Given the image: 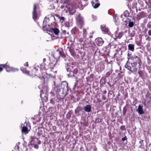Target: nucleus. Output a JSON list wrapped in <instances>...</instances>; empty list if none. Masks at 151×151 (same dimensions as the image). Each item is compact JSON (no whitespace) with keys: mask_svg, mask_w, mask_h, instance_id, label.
Wrapping results in <instances>:
<instances>
[{"mask_svg":"<svg viewBox=\"0 0 151 151\" xmlns=\"http://www.w3.org/2000/svg\"><path fill=\"white\" fill-rule=\"evenodd\" d=\"M68 48L69 49V50L70 52L71 55L73 57H74L75 55V52L74 51V50L71 47H68Z\"/></svg>","mask_w":151,"mask_h":151,"instance_id":"obj_18","label":"nucleus"},{"mask_svg":"<svg viewBox=\"0 0 151 151\" xmlns=\"http://www.w3.org/2000/svg\"><path fill=\"white\" fill-rule=\"evenodd\" d=\"M48 31L51 32H53L55 35H58L59 32V29L56 28H50L49 29L46 31Z\"/></svg>","mask_w":151,"mask_h":151,"instance_id":"obj_9","label":"nucleus"},{"mask_svg":"<svg viewBox=\"0 0 151 151\" xmlns=\"http://www.w3.org/2000/svg\"><path fill=\"white\" fill-rule=\"evenodd\" d=\"M40 12L38 6L36 4H34L33 7V10L32 12V18L33 19L35 20L37 19L40 16Z\"/></svg>","mask_w":151,"mask_h":151,"instance_id":"obj_3","label":"nucleus"},{"mask_svg":"<svg viewBox=\"0 0 151 151\" xmlns=\"http://www.w3.org/2000/svg\"><path fill=\"white\" fill-rule=\"evenodd\" d=\"M127 140V137L126 136H125L122 139V140L123 141H124L125 140Z\"/></svg>","mask_w":151,"mask_h":151,"instance_id":"obj_38","label":"nucleus"},{"mask_svg":"<svg viewBox=\"0 0 151 151\" xmlns=\"http://www.w3.org/2000/svg\"><path fill=\"white\" fill-rule=\"evenodd\" d=\"M63 7H64V6H61V8H63Z\"/></svg>","mask_w":151,"mask_h":151,"instance_id":"obj_51","label":"nucleus"},{"mask_svg":"<svg viewBox=\"0 0 151 151\" xmlns=\"http://www.w3.org/2000/svg\"><path fill=\"white\" fill-rule=\"evenodd\" d=\"M112 71L111 70H110L109 71L107 72L105 74V77H109Z\"/></svg>","mask_w":151,"mask_h":151,"instance_id":"obj_26","label":"nucleus"},{"mask_svg":"<svg viewBox=\"0 0 151 151\" xmlns=\"http://www.w3.org/2000/svg\"><path fill=\"white\" fill-rule=\"evenodd\" d=\"M38 144H40V141H39L38 143Z\"/></svg>","mask_w":151,"mask_h":151,"instance_id":"obj_53","label":"nucleus"},{"mask_svg":"<svg viewBox=\"0 0 151 151\" xmlns=\"http://www.w3.org/2000/svg\"><path fill=\"white\" fill-rule=\"evenodd\" d=\"M42 85H40L39 86V88L40 89H41V88L42 87Z\"/></svg>","mask_w":151,"mask_h":151,"instance_id":"obj_47","label":"nucleus"},{"mask_svg":"<svg viewBox=\"0 0 151 151\" xmlns=\"http://www.w3.org/2000/svg\"><path fill=\"white\" fill-rule=\"evenodd\" d=\"M101 29L105 33H109V29L106 27L105 25H102L101 26Z\"/></svg>","mask_w":151,"mask_h":151,"instance_id":"obj_14","label":"nucleus"},{"mask_svg":"<svg viewBox=\"0 0 151 151\" xmlns=\"http://www.w3.org/2000/svg\"><path fill=\"white\" fill-rule=\"evenodd\" d=\"M49 65V66H51L52 65V63H50Z\"/></svg>","mask_w":151,"mask_h":151,"instance_id":"obj_50","label":"nucleus"},{"mask_svg":"<svg viewBox=\"0 0 151 151\" xmlns=\"http://www.w3.org/2000/svg\"><path fill=\"white\" fill-rule=\"evenodd\" d=\"M3 68V66L2 65V64L0 65V72H1Z\"/></svg>","mask_w":151,"mask_h":151,"instance_id":"obj_36","label":"nucleus"},{"mask_svg":"<svg viewBox=\"0 0 151 151\" xmlns=\"http://www.w3.org/2000/svg\"><path fill=\"white\" fill-rule=\"evenodd\" d=\"M24 66H28V64L27 62H26L24 64Z\"/></svg>","mask_w":151,"mask_h":151,"instance_id":"obj_41","label":"nucleus"},{"mask_svg":"<svg viewBox=\"0 0 151 151\" xmlns=\"http://www.w3.org/2000/svg\"><path fill=\"white\" fill-rule=\"evenodd\" d=\"M77 24L81 27L83 26L84 24L83 18L82 16L80 14H78L76 18Z\"/></svg>","mask_w":151,"mask_h":151,"instance_id":"obj_5","label":"nucleus"},{"mask_svg":"<svg viewBox=\"0 0 151 151\" xmlns=\"http://www.w3.org/2000/svg\"><path fill=\"white\" fill-rule=\"evenodd\" d=\"M134 23V22L133 21H131V20H129L128 21V26L129 27H132L133 26Z\"/></svg>","mask_w":151,"mask_h":151,"instance_id":"obj_20","label":"nucleus"},{"mask_svg":"<svg viewBox=\"0 0 151 151\" xmlns=\"http://www.w3.org/2000/svg\"><path fill=\"white\" fill-rule=\"evenodd\" d=\"M46 61V59L45 58H44L43 59V61L45 62Z\"/></svg>","mask_w":151,"mask_h":151,"instance_id":"obj_49","label":"nucleus"},{"mask_svg":"<svg viewBox=\"0 0 151 151\" xmlns=\"http://www.w3.org/2000/svg\"><path fill=\"white\" fill-rule=\"evenodd\" d=\"M123 128H124V127H123V126H121V127H120V129H121L123 130Z\"/></svg>","mask_w":151,"mask_h":151,"instance_id":"obj_46","label":"nucleus"},{"mask_svg":"<svg viewBox=\"0 0 151 151\" xmlns=\"http://www.w3.org/2000/svg\"><path fill=\"white\" fill-rule=\"evenodd\" d=\"M15 150L16 149V151L17 150H19V146L18 145H16L15 146Z\"/></svg>","mask_w":151,"mask_h":151,"instance_id":"obj_37","label":"nucleus"},{"mask_svg":"<svg viewBox=\"0 0 151 151\" xmlns=\"http://www.w3.org/2000/svg\"><path fill=\"white\" fill-rule=\"evenodd\" d=\"M83 32L84 37H86V35L87 34V32L86 30V29H84L83 30Z\"/></svg>","mask_w":151,"mask_h":151,"instance_id":"obj_30","label":"nucleus"},{"mask_svg":"<svg viewBox=\"0 0 151 151\" xmlns=\"http://www.w3.org/2000/svg\"><path fill=\"white\" fill-rule=\"evenodd\" d=\"M40 121V119H39L38 121Z\"/></svg>","mask_w":151,"mask_h":151,"instance_id":"obj_56","label":"nucleus"},{"mask_svg":"<svg viewBox=\"0 0 151 151\" xmlns=\"http://www.w3.org/2000/svg\"><path fill=\"white\" fill-rule=\"evenodd\" d=\"M42 133V131L40 129H38V131L37 132V134L38 136H40Z\"/></svg>","mask_w":151,"mask_h":151,"instance_id":"obj_27","label":"nucleus"},{"mask_svg":"<svg viewBox=\"0 0 151 151\" xmlns=\"http://www.w3.org/2000/svg\"><path fill=\"white\" fill-rule=\"evenodd\" d=\"M116 35V37L118 39H120L122 36L123 34L122 32H119L118 35Z\"/></svg>","mask_w":151,"mask_h":151,"instance_id":"obj_22","label":"nucleus"},{"mask_svg":"<svg viewBox=\"0 0 151 151\" xmlns=\"http://www.w3.org/2000/svg\"><path fill=\"white\" fill-rule=\"evenodd\" d=\"M54 99H52L50 100V102L51 103L53 104H54Z\"/></svg>","mask_w":151,"mask_h":151,"instance_id":"obj_33","label":"nucleus"},{"mask_svg":"<svg viewBox=\"0 0 151 151\" xmlns=\"http://www.w3.org/2000/svg\"><path fill=\"white\" fill-rule=\"evenodd\" d=\"M143 140H141L139 142V144H140V145L141 146H142L143 145Z\"/></svg>","mask_w":151,"mask_h":151,"instance_id":"obj_35","label":"nucleus"},{"mask_svg":"<svg viewBox=\"0 0 151 151\" xmlns=\"http://www.w3.org/2000/svg\"><path fill=\"white\" fill-rule=\"evenodd\" d=\"M42 89L41 90V94L40 96L42 100L45 102H47L48 100V97L47 93L48 90V87L47 84L44 83L43 85Z\"/></svg>","mask_w":151,"mask_h":151,"instance_id":"obj_2","label":"nucleus"},{"mask_svg":"<svg viewBox=\"0 0 151 151\" xmlns=\"http://www.w3.org/2000/svg\"><path fill=\"white\" fill-rule=\"evenodd\" d=\"M139 3L142 7H145V3L142 1L141 0H139Z\"/></svg>","mask_w":151,"mask_h":151,"instance_id":"obj_23","label":"nucleus"},{"mask_svg":"<svg viewBox=\"0 0 151 151\" xmlns=\"http://www.w3.org/2000/svg\"><path fill=\"white\" fill-rule=\"evenodd\" d=\"M89 47L91 46L92 47V49L93 50H94V47L95 46V45L94 44H92L91 43H90L89 44Z\"/></svg>","mask_w":151,"mask_h":151,"instance_id":"obj_29","label":"nucleus"},{"mask_svg":"<svg viewBox=\"0 0 151 151\" xmlns=\"http://www.w3.org/2000/svg\"><path fill=\"white\" fill-rule=\"evenodd\" d=\"M134 45L132 44H129L128 45V49L130 50L133 52L134 50Z\"/></svg>","mask_w":151,"mask_h":151,"instance_id":"obj_19","label":"nucleus"},{"mask_svg":"<svg viewBox=\"0 0 151 151\" xmlns=\"http://www.w3.org/2000/svg\"><path fill=\"white\" fill-rule=\"evenodd\" d=\"M57 65V64H54L53 65V67H50V69L51 70V69H52L54 67H55L56 65Z\"/></svg>","mask_w":151,"mask_h":151,"instance_id":"obj_40","label":"nucleus"},{"mask_svg":"<svg viewBox=\"0 0 151 151\" xmlns=\"http://www.w3.org/2000/svg\"><path fill=\"white\" fill-rule=\"evenodd\" d=\"M77 111V109H76V110H75V112L76 113Z\"/></svg>","mask_w":151,"mask_h":151,"instance_id":"obj_52","label":"nucleus"},{"mask_svg":"<svg viewBox=\"0 0 151 151\" xmlns=\"http://www.w3.org/2000/svg\"><path fill=\"white\" fill-rule=\"evenodd\" d=\"M21 127L22 128V132L27 133L29 128L30 129V127L29 124L25 122L24 124H21Z\"/></svg>","mask_w":151,"mask_h":151,"instance_id":"obj_7","label":"nucleus"},{"mask_svg":"<svg viewBox=\"0 0 151 151\" xmlns=\"http://www.w3.org/2000/svg\"><path fill=\"white\" fill-rule=\"evenodd\" d=\"M93 75L92 74L88 78L89 79H93Z\"/></svg>","mask_w":151,"mask_h":151,"instance_id":"obj_32","label":"nucleus"},{"mask_svg":"<svg viewBox=\"0 0 151 151\" xmlns=\"http://www.w3.org/2000/svg\"><path fill=\"white\" fill-rule=\"evenodd\" d=\"M127 55H128V59L129 60V59H131V58H129V57H130V55H131L129 53H128V54H127Z\"/></svg>","mask_w":151,"mask_h":151,"instance_id":"obj_42","label":"nucleus"},{"mask_svg":"<svg viewBox=\"0 0 151 151\" xmlns=\"http://www.w3.org/2000/svg\"><path fill=\"white\" fill-rule=\"evenodd\" d=\"M57 51L59 53L60 55H62L63 52V50L62 49L60 48L58 49L57 50Z\"/></svg>","mask_w":151,"mask_h":151,"instance_id":"obj_25","label":"nucleus"},{"mask_svg":"<svg viewBox=\"0 0 151 151\" xmlns=\"http://www.w3.org/2000/svg\"><path fill=\"white\" fill-rule=\"evenodd\" d=\"M91 106L90 105H87L84 107V110L86 112H89L91 111Z\"/></svg>","mask_w":151,"mask_h":151,"instance_id":"obj_15","label":"nucleus"},{"mask_svg":"<svg viewBox=\"0 0 151 151\" xmlns=\"http://www.w3.org/2000/svg\"><path fill=\"white\" fill-rule=\"evenodd\" d=\"M34 148L36 149H37L38 148V145L37 144H33Z\"/></svg>","mask_w":151,"mask_h":151,"instance_id":"obj_34","label":"nucleus"},{"mask_svg":"<svg viewBox=\"0 0 151 151\" xmlns=\"http://www.w3.org/2000/svg\"><path fill=\"white\" fill-rule=\"evenodd\" d=\"M131 59L133 62L131 63L130 65H128V61H127L124 67L132 73L136 72L137 68L136 66L137 65V64H138V68L139 69L141 68L142 63L141 60L139 57L135 55L132 56Z\"/></svg>","mask_w":151,"mask_h":151,"instance_id":"obj_1","label":"nucleus"},{"mask_svg":"<svg viewBox=\"0 0 151 151\" xmlns=\"http://www.w3.org/2000/svg\"><path fill=\"white\" fill-rule=\"evenodd\" d=\"M143 106L141 105H139L138 109L137 111L138 112V113L140 114H142L144 113V111L143 110Z\"/></svg>","mask_w":151,"mask_h":151,"instance_id":"obj_13","label":"nucleus"},{"mask_svg":"<svg viewBox=\"0 0 151 151\" xmlns=\"http://www.w3.org/2000/svg\"><path fill=\"white\" fill-rule=\"evenodd\" d=\"M126 111H127L125 107H124L123 108V114L124 115H125V114L126 113Z\"/></svg>","mask_w":151,"mask_h":151,"instance_id":"obj_31","label":"nucleus"},{"mask_svg":"<svg viewBox=\"0 0 151 151\" xmlns=\"http://www.w3.org/2000/svg\"><path fill=\"white\" fill-rule=\"evenodd\" d=\"M91 4L94 8H97L100 5L98 0H92Z\"/></svg>","mask_w":151,"mask_h":151,"instance_id":"obj_10","label":"nucleus"},{"mask_svg":"<svg viewBox=\"0 0 151 151\" xmlns=\"http://www.w3.org/2000/svg\"><path fill=\"white\" fill-rule=\"evenodd\" d=\"M20 70L23 73L26 74L27 75L29 76H30V75H29V71L27 70L25 68H24L23 67H22L20 68Z\"/></svg>","mask_w":151,"mask_h":151,"instance_id":"obj_16","label":"nucleus"},{"mask_svg":"<svg viewBox=\"0 0 151 151\" xmlns=\"http://www.w3.org/2000/svg\"><path fill=\"white\" fill-rule=\"evenodd\" d=\"M128 12L127 11H125L124 12L123 14H122L121 15V18H124L123 16H124L125 17H127L128 15Z\"/></svg>","mask_w":151,"mask_h":151,"instance_id":"obj_21","label":"nucleus"},{"mask_svg":"<svg viewBox=\"0 0 151 151\" xmlns=\"http://www.w3.org/2000/svg\"><path fill=\"white\" fill-rule=\"evenodd\" d=\"M88 0H80V1H79L78 3L80 5L82 6H87L88 4V3H86L84 4V2H86Z\"/></svg>","mask_w":151,"mask_h":151,"instance_id":"obj_17","label":"nucleus"},{"mask_svg":"<svg viewBox=\"0 0 151 151\" xmlns=\"http://www.w3.org/2000/svg\"><path fill=\"white\" fill-rule=\"evenodd\" d=\"M55 76H54L53 77V78H55Z\"/></svg>","mask_w":151,"mask_h":151,"instance_id":"obj_54","label":"nucleus"},{"mask_svg":"<svg viewBox=\"0 0 151 151\" xmlns=\"http://www.w3.org/2000/svg\"><path fill=\"white\" fill-rule=\"evenodd\" d=\"M145 6H146L148 4L147 2L146 1H145Z\"/></svg>","mask_w":151,"mask_h":151,"instance_id":"obj_44","label":"nucleus"},{"mask_svg":"<svg viewBox=\"0 0 151 151\" xmlns=\"http://www.w3.org/2000/svg\"><path fill=\"white\" fill-rule=\"evenodd\" d=\"M60 89L59 87L57 86L54 88V90L57 93H58L60 91Z\"/></svg>","mask_w":151,"mask_h":151,"instance_id":"obj_24","label":"nucleus"},{"mask_svg":"<svg viewBox=\"0 0 151 151\" xmlns=\"http://www.w3.org/2000/svg\"><path fill=\"white\" fill-rule=\"evenodd\" d=\"M70 115H71V113H70V112H69L67 114V116H68V115H69V116H70Z\"/></svg>","mask_w":151,"mask_h":151,"instance_id":"obj_43","label":"nucleus"},{"mask_svg":"<svg viewBox=\"0 0 151 151\" xmlns=\"http://www.w3.org/2000/svg\"><path fill=\"white\" fill-rule=\"evenodd\" d=\"M67 10L65 9L66 10V12L67 13H69L70 14H73L76 12V10L73 8V6H69L68 7H66Z\"/></svg>","mask_w":151,"mask_h":151,"instance_id":"obj_8","label":"nucleus"},{"mask_svg":"<svg viewBox=\"0 0 151 151\" xmlns=\"http://www.w3.org/2000/svg\"><path fill=\"white\" fill-rule=\"evenodd\" d=\"M61 19L63 21H64L65 19V18L64 17H62L61 18Z\"/></svg>","mask_w":151,"mask_h":151,"instance_id":"obj_45","label":"nucleus"},{"mask_svg":"<svg viewBox=\"0 0 151 151\" xmlns=\"http://www.w3.org/2000/svg\"><path fill=\"white\" fill-rule=\"evenodd\" d=\"M49 75L50 76H51V75L50 74H49Z\"/></svg>","mask_w":151,"mask_h":151,"instance_id":"obj_55","label":"nucleus"},{"mask_svg":"<svg viewBox=\"0 0 151 151\" xmlns=\"http://www.w3.org/2000/svg\"><path fill=\"white\" fill-rule=\"evenodd\" d=\"M2 65L3 66V68H5L6 69V70L8 72H10L11 71L15 72L17 71L18 70V69L16 68H14L9 66L8 65L6 64H2Z\"/></svg>","mask_w":151,"mask_h":151,"instance_id":"obj_6","label":"nucleus"},{"mask_svg":"<svg viewBox=\"0 0 151 151\" xmlns=\"http://www.w3.org/2000/svg\"><path fill=\"white\" fill-rule=\"evenodd\" d=\"M111 43L109 44V46L111 47Z\"/></svg>","mask_w":151,"mask_h":151,"instance_id":"obj_48","label":"nucleus"},{"mask_svg":"<svg viewBox=\"0 0 151 151\" xmlns=\"http://www.w3.org/2000/svg\"><path fill=\"white\" fill-rule=\"evenodd\" d=\"M95 41L96 44L99 46H101L104 42V41L101 37L97 38L96 39Z\"/></svg>","mask_w":151,"mask_h":151,"instance_id":"obj_11","label":"nucleus"},{"mask_svg":"<svg viewBox=\"0 0 151 151\" xmlns=\"http://www.w3.org/2000/svg\"><path fill=\"white\" fill-rule=\"evenodd\" d=\"M79 41L80 42L82 43L84 42V41H85V39L84 38H81L79 39Z\"/></svg>","mask_w":151,"mask_h":151,"instance_id":"obj_28","label":"nucleus"},{"mask_svg":"<svg viewBox=\"0 0 151 151\" xmlns=\"http://www.w3.org/2000/svg\"><path fill=\"white\" fill-rule=\"evenodd\" d=\"M52 22L50 21L49 18L45 17L43 22V26L42 29L44 31H47L48 29H49L52 25Z\"/></svg>","mask_w":151,"mask_h":151,"instance_id":"obj_4","label":"nucleus"},{"mask_svg":"<svg viewBox=\"0 0 151 151\" xmlns=\"http://www.w3.org/2000/svg\"><path fill=\"white\" fill-rule=\"evenodd\" d=\"M148 34L150 36H151V30H149L148 31Z\"/></svg>","mask_w":151,"mask_h":151,"instance_id":"obj_39","label":"nucleus"},{"mask_svg":"<svg viewBox=\"0 0 151 151\" xmlns=\"http://www.w3.org/2000/svg\"><path fill=\"white\" fill-rule=\"evenodd\" d=\"M68 86V83L66 81L62 82L61 83V88L63 89H64L65 90H67Z\"/></svg>","mask_w":151,"mask_h":151,"instance_id":"obj_12","label":"nucleus"}]
</instances>
